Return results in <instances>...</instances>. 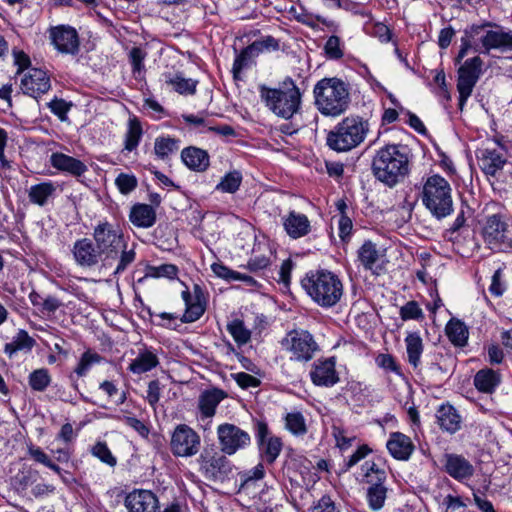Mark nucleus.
<instances>
[{
	"label": "nucleus",
	"instance_id": "nucleus-1",
	"mask_svg": "<svg viewBox=\"0 0 512 512\" xmlns=\"http://www.w3.org/2000/svg\"><path fill=\"white\" fill-rule=\"evenodd\" d=\"M409 166L410 155L407 146L387 144L375 152L371 169L378 181L393 188L408 175Z\"/></svg>",
	"mask_w": 512,
	"mask_h": 512
},
{
	"label": "nucleus",
	"instance_id": "nucleus-2",
	"mask_svg": "<svg viewBox=\"0 0 512 512\" xmlns=\"http://www.w3.org/2000/svg\"><path fill=\"white\" fill-rule=\"evenodd\" d=\"M92 236L95 245L104 256L103 261L114 260L121 253L114 274L123 273L135 261V250L127 249L124 234L118 225L106 220L100 221L93 228Z\"/></svg>",
	"mask_w": 512,
	"mask_h": 512
},
{
	"label": "nucleus",
	"instance_id": "nucleus-3",
	"mask_svg": "<svg viewBox=\"0 0 512 512\" xmlns=\"http://www.w3.org/2000/svg\"><path fill=\"white\" fill-rule=\"evenodd\" d=\"M301 285L311 299L323 308L335 306L343 296L341 279L326 269L308 272L301 280Z\"/></svg>",
	"mask_w": 512,
	"mask_h": 512
},
{
	"label": "nucleus",
	"instance_id": "nucleus-4",
	"mask_svg": "<svg viewBox=\"0 0 512 512\" xmlns=\"http://www.w3.org/2000/svg\"><path fill=\"white\" fill-rule=\"evenodd\" d=\"M315 105L322 115L339 116L350 102L349 91L338 78H324L317 82L313 90Z\"/></svg>",
	"mask_w": 512,
	"mask_h": 512
},
{
	"label": "nucleus",
	"instance_id": "nucleus-5",
	"mask_svg": "<svg viewBox=\"0 0 512 512\" xmlns=\"http://www.w3.org/2000/svg\"><path fill=\"white\" fill-rule=\"evenodd\" d=\"M261 97L277 116L292 118L301 106L302 94L291 78H286L277 89L263 88Z\"/></svg>",
	"mask_w": 512,
	"mask_h": 512
},
{
	"label": "nucleus",
	"instance_id": "nucleus-6",
	"mask_svg": "<svg viewBox=\"0 0 512 512\" xmlns=\"http://www.w3.org/2000/svg\"><path fill=\"white\" fill-rule=\"evenodd\" d=\"M370 129L368 120L359 116H348L339 122L327 136L328 146L338 152H346L359 146Z\"/></svg>",
	"mask_w": 512,
	"mask_h": 512
},
{
	"label": "nucleus",
	"instance_id": "nucleus-7",
	"mask_svg": "<svg viewBox=\"0 0 512 512\" xmlns=\"http://www.w3.org/2000/svg\"><path fill=\"white\" fill-rule=\"evenodd\" d=\"M422 202L437 219L450 215L453 211V199L449 182L437 174L429 176L423 184Z\"/></svg>",
	"mask_w": 512,
	"mask_h": 512
},
{
	"label": "nucleus",
	"instance_id": "nucleus-8",
	"mask_svg": "<svg viewBox=\"0 0 512 512\" xmlns=\"http://www.w3.org/2000/svg\"><path fill=\"white\" fill-rule=\"evenodd\" d=\"M360 482L366 485V501L372 511H380L387 499V474L375 462L366 461L361 466Z\"/></svg>",
	"mask_w": 512,
	"mask_h": 512
},
{
	"label": "nucleus",
	"instance_id": "nucleus-9",
	"mask_svg": "<svg viewBox=\"0 0 512 512\" xmlns=\"http://www.w3.org/2000/svg\"><path fill=\"white\" fill-rule=\"evenodd\" d=\"M280 343L282 349L290 355V360L295 362L307 363L320 351L314 336L303 329L289 331Z\"/></svg>",
	"mask_w": 512,
	"mask_h": 512
},
{
	"label": "nucleus",
	"instance_id": "nucleus-10",
	"mask_svg": "<svg viewBox=\"0 0 512 512\" xmlns=\"http://www.w3.org/2000/svg\"><path fill=\"white\" fill-rule=\"evenodd\" d=\"M481 234L490 249L502 251L512 248V232L501 214L487 216Z\"/></svg>",
	"mask_w": 512,
	"mask_h": 512
},
{
	"label": "nucleus",
	"instance_id": "nucleus-11",
	"mask_svg": "<svg viewBox=\"0 0 512 512\" xmlns=\"http://www.w3.org/2000/svg\"><path fill=\"white\" fill-rule=\"evenodd\" d=\"M227 454L213 448L205 449L200 457V470L204 477L214 482H224L233 471V464Z\"/></svg>",
	"mask_w": 512,
	"mask_h": 512
},
{
	"label": "nucleus",
	"instance_id": "nucleus-12",
	"mask_svg": "<svg viewBox=\"0 0 512 512\" xmlns=\"http://www.w3.org/2000/svg\"><path fill=\"white\" fill-rule=\"evenodd\" d=\"M483 60L479 56L467 59L458 69L457 90L462 110L482 74Z\"/></svg>",
	"mask_w": 512,
	"mask_h": 512
},
{
	"label": "nucleus",
	"instance_id": "nucleus-13",
	"mask_svg": "<svg viewBox=\"0 0 512 512\" xmlns=\"http://www.w3.org/2000/svg\"><path fill=\"white\" fill-rule=\"evenodd\" d=\"M199 434L186 424L175 427L170 440V450L176 457H192L200 450Z\"/></svg>",
	"mask_w": 512,
	"mask_h": 512
},
{
	"label": "nucleus",
	"instance_id": "nucleus-14",
	"mask_svg": "<svg viewBox=\"0 0 512 512\" xmlns=\"http://www.w3.org/2000/svg\"><path fill=\"white\" fill-rule=\"evenodd\" d=\"M217 436L222 453L233 455L246 448L251 441L250 435L240 427L224 423L217 427Z\"/></svg>",
	"mask_w": 512,
	"mask_h": 512
},
{
	"label": "nucleus",
	"instance_id": "nucleus-15",
	"mask_svg": "<svg viewBox=\"0 0 512 512\" xmlns=\"http://www.w3.org/2000/svg\"><path fill=\"white\" fill-rule=\"evenodd\" d=\"M182 299L185 303V311L180 318L182 323H192L202 317L206 310V298L200 285L193 286V292L188 288L182 291Z\"/></svg>",
	"mask_w": 512,
	"mask_h": 512
},
{
	"label": "nucleus",
	"instance_id": "nucleus-16",
	"mask_svg": "<svg viewBox=\"0 0 512 512\" xmlns=\"http://www.w3.org/2000/svg\"><path fill=\"white\" fill-rule=\"evenodd\" d=\"M492 24L491 27H496V30H485L483 29L481 34L477 37L479 38L481 49L476 45L474 47L475 51H480L482 53L488 54L493 49L499 50H512V31H504L500 26L490 22Z\"/></svg>",
	"mask_w": 512,
	"mask_h": 512
},
{
	"label": "nucleus",
	"instance_id": "nucleus-17",
	"mask_svg": "<svg viewBox=\"0 0 512 512\" xmlns=\"http://www.w3.org/2000/svg\"><path fill=\"white\" fill-rule=\"evenodd\" d=\"M71 251L75 263L82 268H94L104 258L94 241L89 238L76 240Z\"/></svg>",
	"mask_w": 512,
	"mask_h": 512
},
{
	"label": "nucleus",
	"instance_id": "nucleus-18",
	"mask_svg": "<svg viewBox=\"0 0 512 512\" xmlns=\"http://www.w3.org/2000/svg\"><path fill=\"white\" fill-rule=\"evenodd\" d=\"M50 38L61 53L75 55L79 51V36L76 29L71 26L59 25L51 28Z\"/></svg>",
	"mask_w": 512,
	"mask_h": 512
},
{
	"label": "nucleus",
	"instance_id": "nucleus-19",
	"mask_svg": "<svg viewBox=\"0 0 512 512\" xmlns=\"http://www.w3.org/2000/svg\"><path fill=\"white\" fill-rule=\"evenodd\" d=\"M334 357L318 359L310 370V379L312 383L320 387H332L340 380L336 371Z\"/></svg>",
	"mask_w": 512,
	"mask_h": 512
},
{
	"label": "nucleus",
	"instance_id": "nucleus-20",
	"mask_svg": "<svg viewBox=\"0 0 512 512\" xmlns=\"http://www.w3.org/2000/svg\"><path fill=\"white\" fill-rule=\"evenodd\" d=\"M128 512H158L160 508L158 497L151 490L134 489L124 500Z\"/></svg>",
	"mask_w": 512,
	"mask_h": 512
},
{
	"label": "nucleus",
	"instance_id": "nucleus-21",
	"mask_svg": "<svg viewBox=\"0 0 512 512\" xmlns=\"http://www.w3.org/2000/svg\"><path fill=\"white\" fill-rule=\"evenodd\" d=\"M21 86L25 94L38 98L50 90V76L43 69L31 68L22 78Z\"/></svg>",
	"mask_w": 512,
	"mask_h": 512
},
{
	"label": "nucleus",
	"instance_id": "nucleus-22",
	"mask_svg": "<svg viewBox=\"0 0 512 512\" xmlns=\"http://www.w3.org/2000/svg\"><path fill=\"white\" fill-rule=\"evenodd\" d=\"M442 462L444 471L459 482L468 480L474 475V466L461 454L446 453Z\"/></svg>",
	"mask_w": 512,
	"mask_h": 512
},
{
	"label": "nucleus",
	"instance_id": "nucleus-23",
	"mask_svg": "<svg viewBox=\"0 0 512 512\" xmlns=\"http://www.w3.org/2000/svg\"><path fill=\"white\" fill-rule=\"evenodd\" d=\"M476 157L481 171L486 176L492 177L496 176V174L504 168L507 162L506 157L502 152L487 147L479 148L476 151Z\"/></svg>",
	"mask_w": 512,
	"mask_h": 512
},
{
	"label": "nucleus",
	"instance_id": "nucleus-24",
	"mask_svg": "<svg viewBox=\"0 0 512 512\" xmlns=\"http://www.w3.org/2000/svg\"><path fill=\"white\" fill-rule=\"evenodd\" d=\"M284 230L292 239H298L308 235L311 231V225L305 214L290 211L282 218Z\"/></svg>",
	"mask_w": 512,
	"mask_h": 512
},
{
	"label": "nucleus",
	"instance_id": "nucleus-25",
	"mask_svg": "<svg viewBox=\"0 0 512 512\" xmlns=\"http://www.w3.org/2000/svg\"><path fill=\"white\" fill-rule=\"evenodd\" d=\"M226 396V393L218 388L204 390L198 398V410L201 419L212 418L218 405Z\"/></svg>",
	"mask_w": 512,
	"mask_h": 512
},
{
	"label": "nucleus",
	"instance_id": "nucleus-26",
	"mask_svg": "<svg viewBox=\"0 0 512 512\" xmlns=\"http://www.w3.org/2000/svg\"><path fill=\"white\" fill-rule=\"evenodd\" d=\"M50 163L53 168L75 177H80L87 171V166L82 161L61 152L52 153Z\"/></svg>",
	"mask_w": 512,
	"mask_h": 512
},
{
	"label": "nucleus",
	"instance_id": "nucleus-27",
	"mask_svg": "<svg viewBox=\"0 0 512 512\" xmlns=\"http://www.w3.org/2000/svg\"><path fill=\"white\" fill-rule=\"evenodd\" d=\"M182 162L196 172H204L210 165V157L207 151L195 146L186 147L181 151Z\"/></svg>",
	"mask_w": 512,
	"mask_h": 512
},
{
	"label": "nucleus",
	"instance_id": "nucleus-28",
	"mask_svg": "<svg viewBox=\"0 0 512 512\" xmlns=\"http://www.w3.org/2000/svg\"><path fill=\"white\" fill-rule=\"evenodd\" d=\"M386 446L391 456L397 460H408L414 451L411 439L400 432L392 433Z\"/></svg>",
	"mask_w": 512,
	"mask_h": 512
},
{
	"label": "nucleus",
	"instance_id": "nucleus-29",
	"mask_svg": "<svg viewBox=\"0 0 512 512\" xmlns=\"http://www.w3.org/2000/svg\"><path fill=\"white\" fill-rule=\"evenodd\" d=\"M57 186L52 181H45L30 186L28 199L32 204L44 207L56 196Z\"/></svg>",
	"mask_w": 512,
	"mask_h": 512
},
{
	"label": "nucleus",
	"instance_id": "nucleus-30",
	"mask_svg": "<svg viewBox=\"0 0 512 512\" xmlns=\"http://www.w3.org/2000/svg\"><path fill=\"white\" fill-rule=\"evenodd\" d=\"M165 84L175 92L184 95H194L197 90L198 81L192 78H185L182 73L166 72L162 74Z\"/></svg>",
	"mask_w": 512,
	"mask_h": 512
},
{
	"label": "nucleus",
	"instance_id": "nucleus-31",
	"mask_svg": "<svg viewBox=\"0 0 512 512\" xmlns=\"http://www.w3.org/2000/svg\"><path fill=\"white\" fill-rule=\"evenodd\" d=\"M436 418L441 429L448 433H455L461 428V416L450 404H442L437 412Z\"/></svg>",
	"mask_w": 512,
	"mask_h": 512
},
{
	"label": "nucleus",
	"instance_id": "nucleus-32",
	"mask_svg": "<svg viewBox=\"0 0 512 512\" xmlns=\"http://www.w3.org/2000/svg\"><path fill=\"white\" fill-rule=\"evenodd\" d=\"M159 365L157 354L148 348L140 349L137 356L130 362L128 370L133 374H143Z\"/></svg>",
	"mask_w": 512,
	"mask_h": 512
},
{
	"label": "nucleus",
	"instance_id": "nucleus-33",
	"mask_svg": "<svg viewBox=\"0 0 512 512\" xmlns=\"http://www.w3.org/2000/svg\"><path fill=\"white\" fill-rule=\"evenodd\" d=\"M129 219L136 227L149 228L156 222V212L149 204H135L130 210Z\"/></svg>",
	"mask_w": 512,
	"mask_h": 512
},
{
	"label": "nucleus",
	"instance_id": "nucleus-34",
	"mask_svg": "<svg viewBox=\"0 0 512 512\" xmlns=\"http://www.w3.org/2000/svg\"><path fill=\"white\" fill-rule=\"evenodd\" d=\"M473 382L479 392L492 394L501 383V376L493 369L484 368L475 374Z\"/></svg>",
	"mask_w": 512,
	"mask_h": 512
},
{
	"label": "nucleus",
	"instance_id": "nucleus-35",
	"mask_svg": "<svg viewBox=\"0 0 512 512\" xmlns=\"http://www.w3.org/2000/svg\"><path fill=\"white\" fill-rule=\"evenodd\" d=\"M408 362L417 369L421 364L424 345L418 332H409L405 338Z\"/></svg>",
	"mask_w": 512,
	"mask_h": 512
},
{
	"label": "nucleus",
	"instance_id": "nucleus-36",
	"mask_svg": "<svg viewBox=\"0 0 512 512\" xmlns=\"http://www.w3.org/2000/svg\"><path fill=\"white\" fill-rule=\"evenodd\" d=\"M180 148V140L170 136H160L155 139L154 153L160 160L166 161Z\"/></svg>",
	"mask_w": 512,
	"mask_h": 512
},
{
	"label": "nucleus",
	"instance_id": "nucleus-37",
	"mask_svg": "<svg viewBox=\"0 0 512 512\" xmlns=\"http://www.w3.org/2000/svg\"><path fill=\"white\" fill-rule=\"evenodd\" d=\"M358 261L365 270L373 271L376 262L379 260V252L376 245L370 241H365L357 252Z\"/></svg>",
	"mask_w": 512,
	"mask_h": 512
},
{
	"label": "nucleus",
	"instance_id": "nucleus-38",
	"mask_svg": "<svg viewBox=\"0 0 512 512\" xmlns=\"http://www.w3.org/2000/svg\"><path fill=\"white\" fill-rule=\"evenodd\" d=\"M492 26L490 22H484L481 25H472L464 31L465 36L461 39V47L456 57V62L460 63L461 60L467 55L468 50L472 48L471 40L477 38L484 28Z\"/></svg>",
	"mask_w": 512,
	"mask_h": 512
},
{
	"label": "nucleus",
	"instance_id": "nucleus-39",
	"mask_svg": "<svg viewBox=\"0 0 512 512\" xmlns=\"http://www.w3.org/2000/svg\"><path fill=\"white\" fill-rule=\"evenodd\" d=\"M446 334L449 340L456 346H465L468 340V329L459 320H451L446 325Z\"/></svg>",
	"mask_w": 512,
	"mask_h": 512
},
{
	"label": "nucleus",
	"instance_id": "nucleus-40",
	"mask_svg": "<svg viewBox=\"0 0 512 512\" xmlns=\"http://www.w3.org/2000/svg\"><path fill=\"white\" fill-rule=\"evenodd\" d=\"M103 357L92 349H87L79 358L77 365L74 368V373L78 377H85L93 365L100 364Z\"/></svg>",
	"mask_w": 512,
	"mask_h": 512
},
{
	"label": "nucleus",
	"instance_id": "nucleus-41",
	"mask_svg": "<svg viewBox=\"0 0 512 512\" xmlns=\"http://www.w3.org/2000/svg\"><path fill=\"white\" fill-rule=\"evenodd\" d=\"M282 441L279 437H269L267 440L258 444L261 456L269 463L272 464L278 458L282 451Z\"/></svg>",
	"mask_w": 512,
	"mask_h": 512
},
{
	"label": "nucleus",
	"instance_id": "nucleus-42",
	"mask_svg": "<svg viewBox=\"0 0 512 512\" xmlns=\"http://www.w3.org/2000/svg\"><path fill=\"white\" fill-rule=\"evenodd\" d=\"M258 55L256 54L255 50L253 49V47L250 45H248L246 48H244L235 58L234 60V63H233V66H232V73H233V78L235 80H238L240 79V74L241 72L248 68L252 62H253V59L255 57H257Z\"/></svg>",
	"mask_w": 512,
	"mask_h": 512
},
{
	"label": "nucleus",
	"instance_id": "nucleus-43",
	"mask_svg": "<svg viewBox=\"0 0 512 512\" xmlns=\"http://www.w3.org/2000/svg\"><path fill=\"white\" fill-rule=\"evenodd\" d=\"M34 344V339L31 338L26 331L20 330L13 338L12 342L5 345V352L9 356H12L17 351H30Z\"/></svg>",
	"mask_w": 512,
	"mask_h": 512
},
{
	"label": "nucleus",
	"instance_id": "nucleus-44",
	"mask_svg": "<svg viewBox=\"0 0 512 512\" xmlns=\"http://www.w3.org/2000/svg\"><path fill=\"white\" fill-rule=\"evenodd\" d=\"M242 174L238 170H232L226 173L216 185V190L222 193L233 194L237 192L242 183Z\"/></svg>",
	"mask_w": 512,
	"mask_h": 512
},
{
	"label": "nucleus",
	"instance_id": "nucleus-45",
	"mask_svg": "<svg viewBox=\"0 0 512 512\" xmlns=\"http://www.w3.org/2000/svg\"><path fill=\"white\" fill-rule=\"evenodd\" d=\"M142 136V127L137 118H130L128 122V129L125 134L124 148L131 152L135 150L140 142Z\"/></svg>",
	"mask_w": 512,
	"mask_h": 512
},
{
	"label": "nucleus",
	"instance_id": "nucleus-46",
	"mask_svg": "<svg viewBox=\"0 0 512 512\" xmlns=\"http://www.w3.org/2000/svg\"><path fill=\"white\" fill-rule=\"evenodd\" d=\"M52 378L47 368H39L28 376V383L33 391L43 392L51 384Z\"/></svg>",
	"mask_w": 512,
	"mask_h": 512
},
{
	"label": "nucleus",
	"instance_id": "nucleus-47",
	"mask_svg": "<svg viewBox=\"0 0 512 512\" xmlns=\"http://www.w3.org/2000/svg\"><path fill=\"white\" fill-rule=\"evenodd\" d=\"M285 427L295 436H302L307 433L306 420L299 411L287 413L285 416Z\"/></svg>",
	"mask_w": 512,
	"mask_h": 512
},
{
	"label": "nucleus",
	"instance_id": "nucleus-48",
	"mask_svg": "<svg viewBox=\"0 0 512 512\" xmlns=\"http://www.w3.org/2000/svg\"><path fill=\"white\" fill-rule=\"evenodd\" d=\"M227 330L238 345H245L250 341L251 331L246 328L240 319H234L227 325Z\"/></svg>",
	"mask_w": 512,
	"mask_h": 512
},
{
	"label": "nucleus",
	"instance_id": "nucleus-49",
	"mask_svg": "<svg viewBox=\"0 0 512 512\" xmlns=\"http://www.w3.org/2000/svg\"><path fill=\"white\" fill-rule=\"evenodd\" d=\"M91 454L110 467H114L117 464V459L108 448L106 442L98 441L95 443L91 448Z\"/></svg>",
	"mask_w": 512,
	"mask_h": 512
},
{
	"label": "nucleus",
	"instance_id": "nucleus-50",
	"mask_svg": "<svg viewBox=\"0 0 512 512\" xmlns=\"http://www.w3.org/2000/svg\"><path fill=\"white\" fill-rule=\"evenodd\" d=\"M400 317L403 321L422 320L424 313L416 301H408L400 308Z\"/></svg>",
	"mask_w": 512,
	"mask_h": 512
},
{
	"label": "nucleus",
	"instance_id": "nucleus-51",
	"mask_svg": "<svg viewBox=\"0 0 512 512\" xmlns=\"http://www.w3.org/2000/svg\"><path fill=\"white\" fill-rule=\"evenodd\" d=\"M115 184L122 194H129L137 187L138 181L132 174L120 173L115 179Z\"/></svg>",
	"mask_w": 512,
	"mask_h": 512
},
{
	"label": "nucleus",
	"instance_id": "nucleus-52",
	"mask_svg": "<svg viewBox=\"0 0 512 512\" xmlns=\"http://www.w3.org/2000/svg\"><path fill=\"white\" fill-rule=\"evenodd\" d=\"M146 53L139 47H133L129 53V59L132 65L133 75L137 78L144 71V59Z\"/></svg>",
	"mask_w": 512,
	"mask_h": 512
},
{
	"label": "nucleus",
	"instance_id": "nucleus-53",
	"mask_svg": "<svg viewBox=\"0 0 512 512\" xmlns=\"http://www.w3.org/2000/svg\"><path fill=\"white\" fill-rule=\"evenodd\" d=\"M251 46L257 55L264 51H277L280 48L279 40L270 35L254 41Z\"/></svg>",
	"mask_w": 512,
	"mask_h": 512
},
{
	"label": "nucleus",
	"instance_id": "nucleus-54",
	"mask_svg": "<svg viewBox=\"0 0 512 512\" xmlns=\"http://www.w3.org/2000/svg\"><path fill=\"white\" fill-rule=\"evenodd\" d=\"M371 452L372 450L369 448L368 445H361L347 460L344 461V464L341 468V472L349 471L353 466L358 464Z\"/></svg>",
	"mask_w": 512,
	"mask_h": 512
},
{
	"label": "nucleus",
	"instance_id": "nucleus-55",
	"mask_svg": "<svg viewBox=\"0 0 512 512\" xmlns=\"http://www.w3.org/2000/svg\"><path fill=\"white\" fill-rule=\"evenodd\" d=\"M324 50L328 58L340 59L343 56L340 38L335 35L330 36L325 43Z\"/></svg>",
	"mask_w": 512,
	"mask_h": 512
},
{
	"label": "nucleus",
	"instance_id": "nucleus-56",
	"mask_svg": "<svg viewBox=\"0 0 512 512\" xmlns=\"http://www.w3.org/2000/svg\"><path fill=\"white\" fill-rule=\"evenodd\" d=\"M71 104L67 103L64 99L54 98L49 103V108L53 114L58 116L60 120L67 118V113L70 110Z\"/></svg>",
	"mask_w": 512,
	"mask_h": 512
},
{
	"label": "nucleus",
	"instance_id": "nucleus-57",
	"mask_svg": "<svg viewBox=\"0 0 512 512\" xmlns=\"http://www.w3.org/2000/svg\"><path fill=\"white\" fill-rule=\"evenodd\" d=\"M34 472L28 471H20L13 478V486L17 490H25L29 485H31L34 481Z\"/></svg>",
	"mask_w": 512,
	"mask_h": 512
},
{
	"label": "nucleus",
	"instance_id": "nucleus-58",
	"mask_svg": "<svg viewBox=\"0 0 512 512\" xmlns=\"http://www.w3.org/2000/svg\"><path fill=\"white\" fill-rule=\"evenodd\" d=\"M13 63L17 67V74L29 68L31 64L30 57L22 50L14 48L12 50Z\"/></svg>",
	"mask_w": 512,
	"mask_h": 512
},
{
	"label": "nucleus",
	"instance_id": "nucleus-59",
	"mask_svg": "<svg viewBox=\"0 0 512 512\" xmlns=\"http://www.w3.org/2000/svg\"><path fill=\"white\" fill-rule=\"evenodd\" d=\"M332 435L335 438L336 446L341 450H346L352 445L353 437H347L344 429L333 425Z\"/></svg>",
	"mask_w": 512,
	"mask_h": 512
},
{
	"label": "nucleus",
	"instance_id": "nucleus-60",
	"mask_svg": "<svg viewBox=\"0 0 512 512\" xmlns=\"http://www.w3.org/2000/svg\"><path fill=\"white\" fill-rule=\"evenodd\" d=\"M369 34L378 38L382 43H388L392 39L391 30L381 22H375L373 25V30L370 31Z\"/></svg>",
	"mask_w": 512,
	"mask_h": 512
},
{
	"label": "nucleus",
	"instance_id": "nucleus-61",
	"mask_svg": "<svg viewBox=\"0 0 512 512\" xmlns=\"http://www.w3.org/2000/svg\"><path fill=\"white\" fill-rule=\"evenodd\" d=\"M232 377L236 381V383L243 389H247L249 387H257L260 384L259 379L245 372L232 374Z\"/></svg>",
	"mask_w": 512,
	"mask_h": 512
},
{
	"label": "nucleus",
	"instance_id": "nucleus-62",
	"mask_svg": "<svg viewBox=\"0 0 512 512\" xmlns=\"http://www.w3.org/2000/svg\"><path fill=\"white\" fill-rule=\"evenodd\" d=\"M353 223L347 215H340L338 220L339 237L342 241H348L352 233Z\"/></svg>",
	"mask_w": 512,
	"mask_h": 512
},
{
	"label": "nucleus",
	"instance_id": "nucleus-63",
	"mask_svg": "<svg viewBox=\"0 0 512 512\" xmlns=\"http://www.w3.org/2000/svg\"><path fill=\"white\" fill-rule=\"evenodd\" d=\"M160 395H161L160 382L158 380L150 381L148 384L146 399L152 407H155L157 405V403L159 402V399H160Z\"/></svg>",
	"mask_w": 512,
	"mask_h": 512
},
{
	"label": "nucleus",
	"instance_id": "nucleus-64",
	"mask_svg": "<svg viewBox=\"0 0 512 512\" xmlns=\"http://www.w3.org/2000/svg\"><path fill=\"white\" fill-rule=\"evenodd\" d=\"M312 512H339L332 499L324 495L312 508Z\"/></svg>",
	"mask_w": 512,
	"mask_h": 512
}]
</instances>
